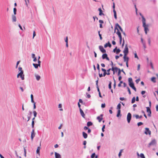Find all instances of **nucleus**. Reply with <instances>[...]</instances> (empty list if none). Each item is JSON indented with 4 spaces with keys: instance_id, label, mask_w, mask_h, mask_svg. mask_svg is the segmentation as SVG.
Here are the masks:
<instances>
[{
    "instance_id": "nucleus-1",
    "label": "nucleus",
    "mask_w": 158,
    "mask_h": 158,
    "mask_svg": "<svg viewBox=\"0 0 158 158\" xmlns=\"http://www.w3.org/2000/svg\"><path fill=\"white\" fill-rule=\"evenodd\" d=\"M142 22L143 24V27L144 28V31L146 34H147V30L148 31V25L146 24V20L143 16H142Z\"/></svg>"
},
{
    "instance_id": "nucleus-2",
    "label": "nucleus",
    "mask_w": 158,
    "mask_h": 158,
    "mask_svg": "<svg viewBox=\"0 0 158 158\" xmlns=\"http://www.w3.org/2000/svg\"><path fill=\"white\" fill-rule=\"evenodd\" d=\"M19 77H20L22 80H24V75L23 74V71H21V72H20L17 74V77L19 78Z\"/></svg>"
},
{
    "instance_id": "nucleus-3",
    "label": "nucleus",
    "mask_w": 158,
    "mask_h": 158,
    "mask_svg": "<svg viewBox=\"0 0 158 158\" xmlns=\"http://www.w3.org/2000/svg\"><path fill=\"white\" fill-rule=\"evenodd\" d=\"M123 52L124 53V55L127 56L128 53V48L127 47V44H126L125 45V48L123 51Z\"/></svg>"
},
{
    "instance_id": "nucleus-4",
    "label": "nucleus",
    "mask_w": 158,
    "mask_h": 158,
    "mask_svg": "<svg viewBox=\"0 0 158 158\" xmlns=\"http://www.w3.org/2000/svg\"><path fill=\"white\" fill-rule=\"evenodd\" d=\"M131 118V115L130 113H128L127 116V120L128 123H129L130 122Z\"/></svg>"
},
{
    "instance_id": "nucleus-5",
    "label": "nucleus",
    "mask_w": 158,
    "mask_h": 158,
    "mask_svg": "<svg viewBox=\"0 0 158 158\" xmlns=\"http://www.w3.org/2000/svg\"><path fill=\"white\" fill-rule=\"evenodd\" d=\"M117 27L119 28L120 30L122 32H123V29H122L121 26L118 23H117L115 25V30L114 32H115V30L116 29H117V28H117Z\"/></svg>"
},
{
    "instance_id": "nucleus-6",
    "label": "nucleus",
    "mask_w": 158,
    "mask_h": 158,
    "mask_svg": "<svg viewBox=\"0 0 158 158\" xmlns=\"http://www.w3.org/2000/svg\"><path fill=\"white\" fill-rule=\"evenodd\" d=\"M99 48L101 52L103 53H105L106 51L102 46L100 45L99 46Z\"/></svg>"
},
{
    "instance_id": "nucleus-7",
    "label": "nucleus",
    "mask_w": 158,
    "mask_h": 158,
    "mask_svg": "<svg viewBox=\"0 0 158 158\" xmlns=\"http://www.w3.org/2000/svg\"><path fill=\"white\" fill-rule=\"evenodd\" d=\"M35 130L33 129L31 132V140L32 141L33 140V138L35 137Z\"/></svg>"
},
{
    "instance_id": "nucleus-8",
    "label": "nucleus",
    "mask_w": 158,
    "mask_h": 158,
    "mask_svg": "<svg viewBox=\"0 0 158 158\" xmlns=\"http://www.w3.org/2000/svg\"><path fill=\"white\" fill-rule=\"evenodd\" d=\"M144 133L146 135L149 134L150 135L151 134V131L149 130V129L148 128H145V131Z\"/></svg>"
},
{
    "instance_id": "nucleus-9",
    "label": "nucleus",
    "mask_w": 158,
    "mask_h": 158,
    "mask_svg": "<svg viewBox=\"0 0 158 158\" xmlns=\"http://www.w3.org/2000/svg\"><path fill=\"white\" fill-rule=\"evenodd\" d=\"M147 111L148 112V116L151 117V111L150 107H146Z\"/></svg>"
},
{
    "instance_id": "nucleus-10",
    "label": "nucleus",
    "mask_w": 158,
    "mask_h": 158,
    "mask_svg": "<svg viewBox=\"0 0 158 158\" xmlns=\"http://www.w3.org/2000/svg\"><path fill=\"white\" fill-rule=\"evenodd\" d=\"M156 143V141L155 139L152 140L149 144V147H150V146L151 145H154Z\"/></svg>"
},
{
    "instance_id": "nucleus-11",
    "label": "nucleus",
    "mask_w": 158,
    "mask_h": 158,
    "mask_svg": "<svg viewBox=\"0 0 158 158\" xmlns=\"http://www.w3.org/2000/svg\"><path fill=\"white\" fill-rule=\"evenodd\" d=\"M103 116V114H101L100 116H99L97 117V119L98 120L99 122H101L103 118H102Z\"/></svg>"
},
{
    "instance_id": "nucleus-12",
    "label": "nucleus",
    "mask_w": 158,
    "mask_h": 158,
    "mask_svg": "<svg viewBox=\"0 0 158 158\" xmlns=\"http://www.w3.org/2000/svg\"><path fill=\"white\" fill-rule=\"evenodd\" d=\"M123 58L124 62H126V63H128L129 60V57H127V56L124 55Z\"/></svg>"
},
{
    "instance_id": "nucleus-13",
    "label": "nucleus",
    "mask_w": 158,
    "mask_h": 158,
    "mask_svg": "<svg viewBox=\"0 0 158 158\" xmlns=\"http://www.w3.org/2000/svg\"><path fill=\"white\" fill-rule=\"evenodd\" d=\"M55 158H61V156L59 153L55 152Z\"/></svg>"
},
{
    "instance_id": "nucleus-14",
    "label": "nucleus",
    "mask_w": 158,
    "mask_h": 158,
    "mask_svg": "<svg viewBox=\"0 0 158 158\" xmlns=\"http://www.w3.org/2000/svg\"><path fill=\"white\" fill-rule=\"evenodd\" d=\"M80 111L81 114V115L84 118H85V114L83 111L82 110L81 108H80Z\"/></svg>"
},
{
    "instance_id": "nucleus-15",
    "label": "nucleus",
    "mask_w": 158,
    "mask_h": 158,
    "mask_svg": "<svg viewBox=\"0 0 158 158\" xmlns=\"http://www.w3.org/2000/svg\"><path fill=\"white\" fill-rule=\"evenodd\" d=\"M40 146H41V142H40ZM40 148H41L40 147V146L38 147L37 148V150H36V153L37 154H38L39 156H40Z\"/></svg>"
},
{
    "instance_id": "nucleus-16",
    "label": "nucleus",
    "mask_w": 158,
    "mask_h": 158,
    "mask_svg": "<svg viewBox=\"0 0 158 158\" xmlns=\"http://www.w3.org/2000/svg\"><path fill=\"white\" fill-rule=\"evenodd\" d=\"M117 31L116 32V34L118 35L119 38L122 37L121 33L120 32L118 29V28H117Z\"/></svg>"
},
{
    "instance_id": "nucleus-17",
    "label": "nucleus",
    "mask_w": 158,
    "mask_h": 158,
    "mask_svg": "<svg viewBox=\"0 0 158 158\" xmlns=\"http://www.w3.org/2000/svg\"><path fill=\"white\" fill-rule=\"evenodd\" d=\"M111 46V44L109 42H108L107 43H106V44L104 45V48H106L108 46L109 47H110Z\"/></svg>"
},
{
    "instance_id": "nucleus-18",
    "label": "nucleus",
    "mask_w": 158,
    "mask_h": 158,
    "mask_svg": "<svg viewBox=\"0 0 158 158\" xmlns=\"http://www.w3.org/2000/svg\"><path fill=\"white\" fill-rule=\"evenodd\" d=\"M12 19L13 22H15L16 21V18L15 15H12Z\"/></svg>"
},
{
    "instance_id": "nucleus-19",
    "label": "nucleus",
    "mask_w": 158,
    "mask_h": 158,
    "mask_svg": "<svg viewBox=\"0 0 158 158\" xmlns=\"http://www.w3.org/2000/svg\"><path fill=\"white\" fill-rule=\"evenodd\" d=\"M98 10L99 11V15L101 16L102 15H104V14L102 13V11L101 8H99Z\"/></svg>"
},
{
    "instance_id": "nucleus-20",
    "label": "nucleus",
    "mask_w": 158,
    "mask_h": 158,
    "mask_svg": "<svg viewBox=\"0 0 158 158\" xmlns=\"http://www.w3.org/2000/svg\"><path fill=\"white\" fill-rule=\"evenodd\" d=\"M35 76L36 77V80L38 81H39L41 78L40 76L38 74H35Z\"/></svg>"
},
{
    "instance_id": "nucleus-21",
    "label": "nucleus",
    "mask_w": 158,
    "mask_h": 158,
    "mask_svg": "<svg viewBox=\"0 0 158 158\" xmlns=\"http://www.w3.org/2000/svg\"><path fill=\"white\" fill-rule=\"evenodd\" d=\"M82 135L83 137L85 138L86 139L88 135L85 132H82Z\"/></svg>"
},
{
    "instance_id": "nucleus-22",
    "label": "nucleus",
    "mask_w": 158,
    "mask_h": 158,
    "mask_svg": "<svg viewBox=\"0 0 158 158\" xmlns=\"http://www.w3.org/2000/svg\"><path fill=\"white\" fill-rule=\"evenodd\" d=\"M107 56H108L107 54L104 53L102 55V59H106Z\"/></svg>"
},
{
    "instance_id": "nucleus-23",
    "label": "nucleus",
    "mask_w": 158,
    "mask_h": 158,
    "mask_svg": "<svg viewBox=\"0 0 158 158\" xmlns=\"http://www.w3.org/2000/svg\"><path fill=\"white\" fill-rule=\"evenodd\" d=\"M119 116H121V114L120 110H118L117 114L116 115L117 117H119Z\"/></svg>"
},
{
    "instance_id": "nucleus-24",
    "label": "nucleus",
    "mask_w": 158,
    "mask_h": 158,
    "mask_svg": "<svg viewBox=\"0 0 158 158\" xmlns=\"http://www.w3.org/2000/svg\"><path fill=\"white\" fill-rule=\"evenodd\" d=\"M93 123L91 122H88L87 123V125L88 127H89L91 126L92 125Z\"/></svg>"
},
{
    "instance_id": "nucleus-25",
    "label": "nucleus",
    "mask_w": 158,
    "mask_h": 158,
    "mask_svg": "<svg viewBox=\"0 0 158 158\" xmlns=\"http://www.w3.org/2000/svg\"><path fill=\"white\" fill-rule=\"evenodd\" d=\"M113 11L114 12V17L115 19H117V17L116 11L115 10H113Z\"/></svg>"
},
{
    "instance_id": "nucleus-26",
    "label": "nucleus",
    "mask_w": 158,
    "mask_h": 158,
    "mask_svg": "<svg viewBox=\"0 0 158 158\" xmlns=\"http://www.w3.org/2000/svg\"><path fill=\"white\" fill-rule=\"evenodd\" d=\"M135 116L136 119L141 118L142 117V115L139 116L138 115H135Z\"/></svg>"
},
{
    "instance_id": "nucleus-27",
    "label": "nucleus",
    "mask_w": 158,
    "mask_h": 158,
    "mask_svg": "<svg viewBox=\"0 0 158 158\" xmlns=\"http://www.w3.org/2000/svg\"><path fill=\"white\" fill-rule=\"evenodd\" d=\"M33 65L35 69H37L39 65L38 64L33 63Z\"/></svg>"
},
{
    "instance_id": "nucleus-28",
    "label": "nucleus",
    "mask_w": 158,
    "mask_h": 158,
    "mask_svg": "<svg viewBox=\"0 0 158 158\" xmlns=\"http://www.w3.org/2000/svg\"><path fill=\"white\" fill-rule=\"evenodd\" d=\"M128 82L129 84H130L131 83H133L132 81V80L131 78H128Z\"/></svg>"
},
{
    "instance_id": "nucleus-29",
    "label": "nucleus",
    "mask_w": 158,
    "mask_h": 158,
    "mask_svg": "<svg viewBox=\"0 0 158 158\" xmlns=\"http://www.w3.org/2000/svg\"><path fill=\"white\" fill-rule=\"evenodd\" d=\"M135 101V97H133L131 100V103H134Z\"/></svg>"
},
{
    "instance_id": "nucleus-30",
    "label": "nucleus",
    "mask_w": 158,
    "mask_h": 158,
    "mask_svg": "<svg viewBox=\"0 0 158 158\" xmlns=\"http://www.w3.org/2000/svg\"><path fill=\"white\" fill-rule=\"evenodd\" d=\"M121 104L120 103H119L117 106V109H118V110H120L121 109Z\"/></svg>"
},
{
    "instance_id": "nucleus-31",
    "label": "nucleus",
    "mask_w": 158,
    "mask_h": 158,
    "mask_svg": "<svg viewBox=\"0 0 158 158\" xmlns=\"http://www.w3.org/2000/svg\"><path fill=\"white\" fill-rule=\"evenodd\" d=\"M98 35H99V36L100 37V40H102V35L101 34H100V31H98Z\"/></svg>"
},
{
    "instance_id": "nucleus-32",
    "label": "nucleus",
    "mask_w": 158,
    "mask_h": 158,
    "mask_svg": "<svg viewBox=\"0 0 158 158\" xmlns=\"http://www.w3.org/2000/svg\"><path fill=\"white\" fill-rule=\"evenodd\" d=\"M17 9L16 8H14L13 9V12L14 15H15L16 14Z\"/></svg>"
},
{
    "instance_id": "nucleus-33",
    "label": "nucleus",
    "mask_w": 158,
    "mask_h": 158,
    "mask_svg": "<svg viewBox=\"0 0 158 158\" xmlns=\"http://www.w3.org/2000/svg\"><path fill=\"white\" fill-rule=\"evenodd\" d=\"M129 85L131 88L134 86V85L133 82L129 84Z\"/></svg>"
},
{
    "instance_id": "nucleus-34",
    "label": "nucleus",
    "mask_w": 158,
    "mask_h": 158,
    "mask_svg": "<svg viewBox=\"0 0 158 158\" xmlns=\"http://www.w3.org/2000/svg\"><path fill=\"white\" fill-rule=\"evenodd\" d=\"M106 74H107V75H110V73H106V72H104L103 74V76L104 77H105Z\"/></svg>"
},
{
    "instance_id": "nucleus-35",
    "label": "nucleus",
    "mask_w": 158,
    "mask_h": 158,
    "mask_svg": "<svg viewBox=\"0 0 158 158\" xmlns=\"http://www.w3.org/2000/svg\"><path fill=\"white\" fill-rule=\"evenodd\" d=\"M116 54H118L121 51V50L118 48V49H116Z\"/></svg>"
},
{
    "instance_id": "nucleus-36",
    "label": "nucleus",
    "mask_w": 158,
    "mask_h": 158,
    "mask_svg": "<svg viewBox=\"0 0 158 158\" xmlns=\"http://www.w3.org/2000/svg\"><path fill=\"white\" fill-rule=\"evenodd\" d=\"M111 81H110L108 85L109 88L110 89H111Z\"/></svg>"
},
{
    "instance_id": "nucleus-37",
    "label": "nucleus",
    "mask_w": 158,
    "mask_h": 158,
    "mask_svg": "<svg viewBox=\"0 0 158 158\" xmlns=\"http://www.w3.org/2000/svg\"><path fill=\"white\" fill-rule=\"evenodd\" d=\"M140 156L141 158H145L144 155L143 153H141Z\"/></svg>"
},
{
    "instance_id": "nucleus-38",
    "label": "nucleus",
    "mask_w": 158,
    "mask_h": 158,
    "mask_svg": "<svg viewBox=\"0 0 158 158\" xmlns=\"http://www.w3.org/2000/svg\"><path fill=\"white\" fill-rule=\"evenodd\" d=\"M24 156L26 157V150L25 147H24Z\"/></svg>"
},
{
    "instance_id": "nucleus-39",
    "label": "nucleus",
    "mask_w": 158,
    "mask_h": 158,
    "mask_svg": "<svg viewBox=\"0 0 158 158\" xmlns=\"http://www.w3.org/2000/svg\"><path fill=\"white\" fill-rule=\"evenodd\" d=\"M34 121H32V123H31V126H32V128H34Z\"/></svg>"
},
{
    "instance_id": "nucleus-40",
    "label": "nucleus",
    "mask_w": 158,
    "mask_h": 158,
    "mask_svg": "<svg viewBox=\"0 0 158 158\" xmlns=\"http://www.w3.org/2000/svg\"><path fill=\"white\" fill-rule=\"evenodd\" d=\"M95 153H93L91 155V158H94L95 157Z\"/></svg>"
},
{
    "instance_id": "nucleus-41",
    "label": "nucleus",
    "mask_w": 158,
    "mask_h": 158,
    "mask_svg": "<svg viewBox=\"0 0 158 158\" xmlns=\"http://www.w3.org/2000/svg\"><path fill=\"white\" fill-rule=\"evenodd\" d=\"M33 113L34 116L35 118L36 116V115H37V113L35 111H34L33 112Z\"/></svg>"
},
{
    "instance_id": "nucleus-42",
    "label": "nucleus",
    "mask_w": 158,
    "mask_h": 158,
    "mask_svg": "<svg viewBox=\"0 0 158 158\" xmlns=\"http://www.w3.org/2000/svg\"><path fill=\"white\" fill-rule=\"evenodd\" d=\"M150 65L151 66L152 69H154V68L152 64V63L151 62L150 63Z\"/></svg>"
},
{
    "instance_id": "nucleus-43",
    "label": "nucleus",
    "mask_w": 158,
    "mask_h": 158,
    "mask_svg": "<svg viewBox=\"0 0 158 158\" xmlns=\"http://www.w3.org/2000/svg\"><path fill=\"white\" fill-rule=\"evenodd\" d=\"M113 80H114V88H115V86H116V81H115V80L114 79V77H113Z\"/></svg>"
},
{
    "instance_id": "nucleus-44",
    "label": "nucleus",
    "mask_w": 158,
    "mask_h": 158,
    "mask_svg": "<svg viewBox=\"0 0 158 158\" xmlns=\"http://www.w3.org/2000/svg\"><path fill=\"white\" fill-rule=\"evenodd\" d=\"M143 124V123L141 122H139L137 123V125L138 126H140Z\"/></svg>"
},
{
    "instance_id": "nucleus-45",
    "label": "nucleus",
    "mask_w": 158,
    "mask_h": 158,
    "mask_svg": "<svg viewBox=\"0 0 158 158\" xmlns=\"http://www.w3.org/2000/svg\"><path fill=\"white\" fill-rule=\"evenodd\" d=\"M155 77H152L151 78V81L154 82H155L156 81L155 80Z\"/></svg>"
},
{
    "instance_id": "nucleus-46",
    "label": "nucleus",
    "mask_w": 158,
    "mask_h": 158,
    "mask_svg": "<svg viewBox=\"0 0 158 158\" xmlns=\"http://www.w3.org/2000/svg\"><path fill=\"white\" fill-rule=\"evenodd\" d=\"M105 125H104L103 126L102 128V131L103 132H104L105 131L104 129L105 128Z\"/></svg>"
},
{
    "instance_id": "nucleus-47",
    "label": "nucleus",
    "mask_w": 158,
    "mask_h": 158,
    "mask_svg": "<svg viewBox=\"0 0 158 158\" xmlns=\"http://www.w3.org/2000/svg\"><path fill=\"white\" fill-rule=\"evenodd\" d=\"M127 89L128 91L129 92V94H131V93L130 88L128 87H127Z\"/></svg>"
},
{
    "instance_id": "nucleus-48",
    "label": "nucleus",
    "mask_w": 158,
    "mask_h": 158,
    "mask_svg": "<svg viewBox=\"0 0 158 158\" xmlns=\"http://www.w3.org/2000/svg\"><path fill=\"white\" fill-rule=\"evenodd\" d=\"M131 1L134 5L136 4V0H131Z\"/></svg>"
},
{
    "instance_id": "nucleus-49",
    "label": "nucleus",
    "mask_w": 158,
    "mask_h": 158,
    "mask_svg": "<svg viewBox=\"0 0 158 158\" xmlns=\"http://www.w3.org/2000/svg\"><path fill=\"white\" fill-rule=\"evenodd\" d=\"M148 44L149 46L151 45V40L150 38L148 39Z\"/></svg>"
},
{
    "instance_id": "nucleus-50",
    "label": "nucleus",
    "mask_w": 158,
    "mask_h": 158,
    "mask_svg": "<svg viewBox=\"0 0 158 158\" xmlns=\"http://www.w3.org/2000/svg\"><path fill=\"white\" fill-rule=\"evenodd\" d=\"M65 41L66 43H68V37L67 36L65 40Z\"/></svg>"
},
{
    "instance_id": "nucleus-51",
    "label": "nucleus",
    "mask_w": 158,
    "mask_h": 158,
    "mask_svg": "<svg viewBox=\"0 0 158 158\" xmlns=\"http://www.w3.org/2000/svg\"><path fill=\"white\" fill-rule=\"evenodd\" d=\"M121 70L120 69H119V71H118V76H119L120 75V73H121Z\"/></svg>"
},
{
    "instance_id": "nucleus-52",
    "label": "nucleus",
    "mask_w": 158,
    "mask_h": 158,
    "mask_svg": "<svg viewBox=\"0 0 158 158\" xmlns=\"http://www.w3.org/2000/svg\"><path fill=\"white\" fill-rule=\"evenodd\" d=\"M93 19H94V21H95V19H96L97 20H98V18L96 16H93Z\"/></svg>"
},
{
    "instance_id": "nucleus-53",
    "label": "nucleus",
    "mask_w": 158,
    "mask_h": 158,
    "mask_svg": "<svg viewBox=\"0 0 158 158\" xmlns=\"http://www.w3.org/2000/svg\"><path fill=\"white\" fill-rule=\"evenodd\" d=\"M106 106L105 104V103L104 104H102L101 105V107L102 108H104Z\"/></svg>"
},
{
    "instance_id": "nucleus-54",
    "label": "nucleus",
    "mask_w": 158,
    "mask_h": 158,
    "mask_svg": "<svg viewBox=\"0 0 158 158\" xmlns=\"http://www.w3.org/2000/svg\"><path fill=\"white\" fill-rule=\"evenodd\" d=\"M38 65H39V66L40 67V63H41V61L40 60H38Z\"/></svg>"
},
{
    "instance_id": "nucleus-55",
    "label": "nucleus",
    "mask_w": 158,
    "mask_h": 158,
    "mask_svg": "<svg viewBox=\"0 0 158 158\" xmlns=\"http://www.w3.org/2000/svg\"><path fill=\"white\" fill-rule=\"evenodd\" d=\"M36 35V34L35 31H33V39H34V37Z\"/></svg>"
},
{
    "instance_id": "nucleus-56",
    "label": "nucleus",
    "mask_w": 158,
    "mask_h": 158,
    "mask_svg": "<svg viewBox=\"0 0 158 158\" xmlns=\"http://www.w3.org/2000/svg\"><path fill=\"white\" fill-rule=\"evenodd\" d=\"M89 129V128L88 127H87L86 126H85L84 127V129L85 130H88Z\"/></svg>"
},
{
    "instance_id": "nucleus-57",
    "label": "nucleus",
    "mask_w": 158,
    "mask_h": 158,
    "mask_svg": "<svg viewBox=\"0 0 158 158\" xmlns=\"http://www.w3.org/2000/svg\"><path fill=\"white\" fill-rule=\"evenodd\" d=\"M19 62H20L19 61H18L17 62L16 65V68H17L18 66V65L19 64Z\"/></svg>"
},
{
    "instance_id": "nucleus-58",
    "label": "nucleus",
    "mask_w": 158,
    "mask_h": 158,
    "mask_svg": "<svg viewBox=\"0 0 158 158\" xmlns=\"http://www.w3.org/2000/svg\"><path fill=\"white\" fill-rule=\"evenodd\" d=\"M140 68V64H139L138 65V67H137V70L138 71H139V70Z\"/></svg>"
},
{
    "instance_id": "nucleus-59",
    "label": "nucleus",
    "mask_w": 158,
    "mask_h": 158,
    "mask_svg": "<svg viewBox=\"0 0 158 158\" xmlns=\"http://www.w3.org/2000/svg\"><path fill=\"white\" fill-rule=\"evenodd\" d=\"M146 93V91H142L141 92V94L142 95H144Z\"/></svg>"
},
{
    "instance_id": "nucleus-60",
    "label": "nucleus",
    "mask_w": 158,
    "mask_h": 158,
    "mask_svg": "<svg viewBox=\"0 0 158 158\" xmlns=\"http://www.w3.org/2000/svg\"><path fill=\"white\" fill-rule=\"evenodd\" d=\"M119 99L121 101H123L125 100V98L123 97H120L119 98Z\"/></svg>"
},
{
    "instance_id": "nucleus-61",
    "label": "nucleus",
    "mask_w": 158,
    "mask_h": 158,
    "mask_svg": "<svg viewBox=\"0 0 158 158\" xmlns=\"http://www.w3.org/2000/svg\"><path fill=\"white\" fill-rule=\"evenodd\" d=\"M140 80V79H136V80H135V82L136 83L138 84L139 83V81Z\"/></svg>"
},
{
    "instance_id": "nucleus-62",
    "label": "nucleus",
    "mask_w": 158,
    "mask_h": 158,
    "mask_svg": "<svg viewBox=\"0 0 158 158\" xmlns=\"http://www.w3.org/2000/svg\"><path fill=\"white\" fill-rule=\"evenodd\" d=\"M97 69L99 71H100L99 65L98 64H97Z\"/></svg>"
},
{
    "instance_id": "nucleus-63",
    "label": "nucleus",
    "mask_w": 158,
    "mask_h": 158,
    "mask_svg": "<svg viewBox=\"0 0 158 158\" xmlns=\"http://www.w3.org/2000/svg\"><path fill=\"white\" fill-rule=\"evenodd\" d=\"M99 23H100L101 24L103 23V21L102 20H99Z\"/></svg>"
},
{
    "instance_id": "nucleus-64",
    "label": "nucleus",
    "mask_w": 158,
    "mask_h": 158,
    "mask_svg": "<svg viewBox=\"0 0 158 158\" xmlns=\"http://www.w3.org/2000/svg\"><path fill=\"white\" fill-rule=\"evenodd\" d=\"M135 58H137L138 59H139V58H138L136 53L135 54Z\"/></svg>"
}]
</instances>
